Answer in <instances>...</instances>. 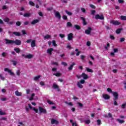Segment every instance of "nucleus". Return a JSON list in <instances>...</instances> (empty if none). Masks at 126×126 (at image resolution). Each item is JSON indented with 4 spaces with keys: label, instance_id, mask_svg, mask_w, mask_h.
<instances>
[{
    "label": "nucleus",
    "instance_id": "a211bd4d",
    "mask_svg": "<svg viewBox=\"0 0 126 126\" xmlns=\"http://www.w3.org/2000/svg\"><path fill=\"white\" fill-rule=\"evenodd\" d=\"M31 47L32 48H34V47H36V41L35 40L32 41Z\"/></svg>",
    "mask_w": 126,
    "mask_h": 126
},
{
    "label": "nucleus",
    "instance_id": "052dcab7",
    "mask_svg": "<svg viewBox=\"0 0 126 126\" xmlns=\"http://www.w3.org/2000/svg\"><path fill=\"white\" fill-rule=\"evenodd\" d=\"M95 12H96V11L95 10H92L91 11V14H92V15H94V14H95Z\"/></svg>",
    "mask_w": 126,
    "mask_h": 126
},
{
    "label": "nucleus",
    "instance_id": "09e8293b",
    "mask_svg": "<svg viewBox=\"0 0 126 126\" xmlns=\"http://www.w3.org/2000/svg\"><path fill=\"white\" fill-rule=\"evenodd\" d=\"M61 64H62L63 65H64V66H67V63H65V62H62L61 63Z\"/></svg>",
    "mask_w": 126,
    "mask_h": 126
},
{
    "label": "nucleus",
    "instance_id": "0eeeda50",
    "mask_svg": "<svg viewBox=\"0 0 126 126\" xmlns=\"http://www.w3.org/2000/svg\"><path fill=\"white\" fill-rule=\"evenodd\" d=\"M81 77L83 78L84 80H86V79H88L89 77H88V75L85 74V73L83 72L81 74Z\"/></svg>",
    "mask_w": 126,
    "mask_h": 126
},
{
    "label": "nucleus",
    "instance_id": "79ce46f5",
    "mask_svg": "<svg viewBox=\"0 0 126 126\" xmlns=\"http://www.w3.org/2000/svg\"><path fill=\"white\" fill-rule=\"evenodd\" d=\"M117 122H119V124H124L125 123L124 120H121L120 119H117Z\"/></svg>",
    "mask_w": 126,
    "mask_h": 126
},
{
    "label": "nucleus",
    "instance_id": "3c124183",
    "mask_svg": "<svg viewBox=\"0 0 126 126\" xmlns=\"http://www.w3.org/2000/svg\"><path fill=\"white\" fill-rule=\"evenodd\" d=\"M59 36L60 37L62 38V39L64 38V37H65V35L64 34H60Z\"/></svg>",
    "mask_w": 126,
    "mask_h": 126
},
{
    "label": "nucleus",
    "instance_id": "dca6fc26",
    "mask_svg": "<svg viewBox=\"0 0 126 126\" xmlns=\"http://www.w3.org/2000/svg\"><path fill=\"white\" fill-rule=\"evenodd\" d=\"M75 52H76V55L77 57H78V56L81 54V51H79L77 48L75 50Z\"/></svg>",
    "mask_w": 126,
    "mask_h": 126
},
{
    "label": "nucleus",
    "instance_id": "864d4df0",
    "mask_svg": "<svg viewBox=\"0 0 126 126\" xmlns=\"http://www.w3.org/2000/svg\"><path fill=\"white\" fill-rule=\"evenodd\" d=\"M78 105H79V107L80 108H83V104L80 102H78Z\"/></svg>",
    "mask_w": 126,
    "mask_h": 126
},
{
    "label": "nucleus",
    "instance_id": "774afa93",
    "mask_svg": "<svg viewBox=\"0 0 126 126\" xmlns=\"http://www.w3.org/2000/svg\"><path fill=\"white\" fill-rule=\"evenodd\" d=\"M32 39H30L27 40L26 42H27V43H31L32 42Z\"/></svg>",
    "mask_w": 126,
    "mask_h": 126
},
{
    "label": "nucleus",
    "instance_id": "2eb2a0df",
    "mask_svg": "<svg viewBox=\"0 0 126 126\" xmlns=\"http://www.w3.org/2000/svg\"><path fill=\"white\" fill-rule=\"evenodd\" d=\"M81 20L83 21V25H87V22L85 20V18H83V17H80Z\"/></svg>",
    "mask_w": 126,
    "mask_h": 126
},
{
    "label": "nucleus",
    "instance_id": "37998d69",
    "mask_svg": "<svg viewBox=\"0 0 126 126\" xmlns=\"http://www.w3.org/2000/svg\"><path fill=\"white\" fill-rule=\"evenodd\" d=\"M86 70L88 72H93V70H92L89 68H87Z\"/></svg>",
    "mask_w": 126,
    "mask_h": 126
},
{
    "label": "nucleus",
    "instance_id": "680f3d73",
    "mask_svg": "<svg viewBox=\"0 0 126 126\" xmlns=\"http://www.w3.org/2000/svg\"><path fill=\"white\" fill-rule=\"evenodd\" d=\"M126 103H124L121 105V108H122V109H125L126 108Z\"/></svg>",
    "mask_w": 126,
    "mask_h": 126
},
{
    "label": "nucleus",
    "instance_id": "e433bc0d",
    "mask_svg": "<svg viewBox=\"0 0 126 126\" xmlns=\"http://www.w3.org/2000/svg\"><path fill=\"white\" fill-rule=\"evenodd\" d=\"M9 18H5V19H3V21H4V22H7V23H8V22H9Z\"/></svg>",
    "mask_w": 126,
    "mask_h": 126
},
{
    "label": "nucleus",
    "instance_id": "bf43d9fd",
    "mask_svg": "<svg viewBox=\"0 0 126 126\" xmlns=\"http://www.w3.org/2000/svg\"><path fill=\"white\" fill-rule=\"evenodd\" d=\"M13 65H16L17 64V61H12Z\"/></svg>",
    "mask_w": 126,
    "mask_h": 126
},
{
    "label": "nucleus",
    "instance_id": "c9c22d12",
    "mask_svg": "<svg viewBox=\"0 0 126 126\" xmlns=\"http://www.w3.org/2000/svg\"><path fill=\"white\" fill-rule=\"evenodd\" d=\"M5 115H6L5 112L0 111V116H5Z\"/></svg>",
    "mask_w": 126,
    "mask_h": 126
},
{
    "label": "nucleus",
    "instance_id": "9d476101",
    "mask_svg": "<svg viewBox=\"0 0 126 126\" xmlns=\"http://www.w3.org/2000/svg\"><path fill=\"white\" fill-rule=\"evenodd\" d=\"M91 31H92V28H91V27H89L88 29L85 31V33L87 35H89L91 34Z\"/></svg>",
    "mask_w": 126,
    "mask_h": 126
},
{
    "label": "nucleus",
    "instance_id": "4468645a",
    "mask_svg": "<svg viewBox=\"0 0 126 126\" xmlns=\"http://www.w3.org/2000/svg\"><path fill=\"white\" fill-rule=\"evenodd\" d=\"M102 97L105 99V100H108L111 98V96L110 95H108L107 94H102Z\"/></svg>",
    "mask_w": 126,
    "mask_h": 126
},
{
    "label": "nucleus",
    "instance_id": "5fc2aeb1",
    "mask_svg": "<svg viewBox=\"0 0 126 126\" xmlns=\"http://www.w3.org/2000/svg\"><path fill=\"white\" fill-rule=\"evenodd\" d=\"M90 7H91V8H93V9H95L96 8V7L95 6V5L93 4H90Z\"/></svg>",
    "mask_w": 126,
    "mask_h": 126
},
{
    "label": "nucleus",
    "instance_id": "b1692460",
    "mask_svg": "<svg viewBox=\"0 0 126 126\" xmlns=\"http://www.w3.org/2000/svg\"><path fill=\"white\" fill-rule=\"evenodd\" d=\"M33 58V55L32 54H28L25 56V59H32Z\"/></svg>",
    "mask_w": 126,
    "mask_h": 126
},
{
    "label": "nucleus",
    "instance_id": "f257e3e1",
    "mask_svg": "<svg viewBox=\"0 0 126 126\" xmlns=\"http://www.w3.org/2000/svg\"><path fill=\"white\" fill-rule=\"evenodd\" d=\"M84 83H85V80L82 79L80 80V82H78L77 83V85L79 87V88L82 89V88H83V86L82 84H84Z\"/></svg>",
    "mask_w": 126,
    "mask_h": 126
},
{
    "label": "nucleus",
    "instance_id": "72a5a7b5",
    "mask_svg": "<svg viewBox=\"0 0 126 126\" xmlns=\"http://www.w3.org/2000/svg\"><path fill=\"white\" fill-rule=\"evenodd\" d=\"M29 3L30 5H31L32 6H35V3H34L33 1H30L29 2Z\"/></svg>",
    "mask_w": 126,
    "mask_h": 126
},
{
    "label": "nucleus",
    "instance_id": "2f4dec72",
    "mask_svg": "<svg viewBox=\"0 0 126 126\" xmlns=\"http://www.w3.org/2000/svg\"><path fill=\"white\" fill-rule=\"evenodd\" d=\"M65 13H66V14H67V15H69V16H71V15H72V12L68 11L67 10L65 11Z\"/></svg>",
    "mask_w": 126,
    "mask_h": 126
},
{
    "label": "nucleus",
    "instance_id": "f3484780",
    "mask_svg": "<svg viewBox=\"0 0 126 126\" xmlns=\"http://www.w3.org/2000/svg\"><path fill=\"white\" fill-rule=\"evenodd\" d=\"M12 33L15 35V36H17L18 37H19L21 36V33L19 32H12Z\"/></svg>",
    "mask_w": 126,
    "mask_h": 126
},
{
    "label": "nucleus",
    "instance_id": "6ab92c4d",
    "mask_svg": "<svg viewBox=\"0 0 126 126\" xmlns=\"http://www.w3.org/2000/svg\"><path fill=\"white\" fill-rule=\"evenodd\" d=\"M53 51H54V49L53 48H51L50 49L47 50V53L51 56L52 54H53Z\"/></svg>",
    "mask_w": 126,
    "mask_h": 126
},
{
    "label": "nucleus",
    "instance_id": "4d7b16f0",
    "mask_svg": "<svg viewBox=\"0 0 126 126\" xmlns=\"http://www.w3.org/2000/svg\"><path fill=\"white\" fill-rule=\"evenodd\" d=\"M52 64L53 65H57V66H59V63H58V62H53L52 63Z\"/></svg>",
    "mask_w": 126,
    "mask_h": 126
},
{
    "label": "nucleus",
    "instance_id": "603ef678",
    "mask_svg": "<svg viewBox=\"0 0 126 126\" xmlns=\"http://www.w3.org/2000/svg\"><path fill=\"white\" fill-rule=\"evenodd\" d=\"M16 74L18 75V76H20V70H18L16 71Z\"/></svg>",
    "mask_w": 126,
    "mask_h": 126
},
{
    "label": "nucleus",
    "instance_id": "ddd939ff",
    "mask_svg": "<svg viewBox=\"0 0 126 126\" xmlns=\"http://www.w3.org/2000/svg\"><path fill=\"white\" fill-rule=\"evenodd\" d=\"M51 125H58L59 124V121L54 119H52L51 122Z\"/></svg>",
    "mask_w": 126,
    "mask_h": 126
},
{
    "label": "nucleus",
    "instance_id": "aec40b11",
    "mask_svg": "<svg viewBox=\"0 0 126 126\" xmlns=\"http://www.w3.org/2000/svg\"><path fill=\"white\" fill-rule=\"evenodd\" d=\"M39 23V20L35 19L31 22V24L32 25H35L36 23Z\"/></svg>",
    "mask_w": 126,
    "mask_h": 126
},
{
    "label": "nucleus",
    "instance_id": "338daca9",
    "mask_svg": "<svg viewBox=\"0 0 126 126\" xmlns=\"http://www.w3.org/2000/svg\"><path fill=\"white\" fill-rule=\"evenodd\" d=\"M57 68H55V67L53 68L52 69V71H53L54 72H56L57 71Z\"/></svg>",
    "mask_w": 126,
    "mask_h": 126
},
{
    "label": "nucleus",
    "instance_id": "0e129e2a",
    "mask_svg": "<svg viewBox=\"0 0 126 126\" xmlns=\"http://www.w3.org/2000/svg\"><path fill=\"white\" fill-rule=\"evenodd\" d=\"M110 38L111 39V40H115V36H114L113 35H110Z\"/></svg>",
    "mask_w": 126,
    "mask_h": 126
},
{
    "label": "nucleus",
    "instance_id": "423d86ee",
    "mask_svg": "<svg viewBox=\"0 0 126 126\" xmlns=\"http://www.w3.org/2000/svg\"><path fill=\"white\" fill-rule=\"evenodd\" d=\"M113 95L114 97L113 99L118 100L119 99V94L117 92H114L113 93Z\"/></svg>",
    "mask_w": 126,
    "mask_h": 126
},
{
    "label": "nucleus",
    "instance_id": "473e14b6",
    "mask_svg": "<svg viewBox=\"0 0 126 126\" xmlns=\"http://www.w3.org/2000/svg\"><path fill=\"white\" fill-rule=\"evenodd\" d=\"M66 26L67 27H72V24H71L70 22H67Z\"/></svg>",
    "mask_w": 126,
    "mask_h": 126
},
{
    "label": "nucleus",
    "instance_id": "c03bdc74",
    "mask_svg": "<svg viewBox=\"0 0 126 126\" xmlns=\"http://www.w3.org/2000/svg\"><path fill=\"white\" fill-rule=\"evenodd\" d=\"M114 100V102H113V104L115 106H118V102H117V100L118 99H113Z\"/></svg>",
    "mask_w": 126,
    "mask_h": 126
},
{
    "label": "nucleus",
    "instance_id": "393cba45",
    "mask_svg": "<svg viewBox=\"0 0 126 126\" xmlns=\"http://www.w3.org/2000/svg\"><path fill=\"white\" fill-rule=\"evenodd\" d=\"M14 51H15V52H16V53L18 54V53H20V48H14Z\"/></svg>",
    "mask_w": 126,
    "mask_h": 126
},
{
    "label": "nucleus",
    "instance_id": "a19ab883",
    "mask_svg": "<svg viewBox=\"0 0 126 126\" xmlns=\"http://www.w3.org/2000/svg\"><path fill=\"white\" fill-rule=\"evenodd\" d=\"M32 110H33V111L35 112V113H36V114H38L39 112V109H36L35 108H33Z\"/></svg>",
    "mask_w": 126,
    "mask_h": 126
},
{
    "label": "nucleus",
    "instance_id": "de8ad7c7",
    "mask_svg": "<svg viewBox=\"0 0 126 126\" xmlns=\"http://www.w3.org/2000/svg\"><path fill=\"white\" fill-rule=\"evenodd\" d=\"M47 103L48 104H49V105H54V102H53V101H52L51 100H47Z\"/></svg>",
    "mask_w": 126,
    "mask_h": 126
},
{
    "label": "nucleus",
    "instance_id": "8fccbe9b",
    "mask_svg": "<svg viewBox=\"0 0 126 126\" xmlns=\"http://www.w3.org/2000/svg\"><path fill=\"white\" fill-rule=\"evenodd\" d=\"M62 17L63 20H67V16H66V15H63Z\"/></svg>",
    "mask_w": 126,
    "mask_h": 126
},
{
    "label": "nucleus",
    "instance_id": "f03ea898",
    "mask_svg": "<svg viewBox=\"0 0 126 126\" xmlns=\"http://www.w3.org/2000/svg\"><path fill=\"white\" fill-rule=\"evenodd\" d=\"M38 111L39 112V114H47V110H46L45 109H44V108L41 106H39L38 107Z\"/></svg>",
    "mask_w": 126,
    "mask_h": 126
},
{
    "label": "nucleus",
    "instance_id": "9b49d317",
    "mask_svg": "<svg viewBox=\"0 0 126 126\" xmlns=\"http://www.w3.org/2000/svg\"><path fill=\"white\" fill-rule=\"evenodd\" d=\"M14 44H15L17 46H20L21 45V40L16 39L15 41L14 40Z\"/></svg>",
    "mask_w": 126,
    "mask_h": 126
},
{
    "label": "nucleus",
    "instance_id": "1a4fd4ad",
    "mask_svg": "<svg viewBox=\"0 0 126 126\" xmlns=\"http://www.w3.org/2000/svg\"><path fill=\"white\" fill-rule=\"evenodd\" d=\"M67 40L68 41H71L73 39V33H70L68 34Z\"/></svg>",
    "mask_w": 126,
    "mask_h": 126
},
{
    "label": "nucleus",
    "instance_id": "4c0bfd02",
    "mask_svg": "<svg viewBox=\"0 0 126 126\" xmlns=\"http://www.w3.org/2000/svg\"><path fill=\"white\" fill-rule=\"evenodd\" d=\"M107 92H109V93H113V91L110 88L107 89Z\"/></svg>",
    "mask_w": 126,
    "mask_h": 126
},
{
    "label": "nucleus",
    "instance_id": "f8f14e48",
    "mask_svg": "<svg viewBox=\"0 0 126 126\" xmlns=\"http://www.w3.org/2000/svg\"><path fill=\"white\" fill-rule=\"evenodd\" d=\"M4 71H7V72H8L10 74V75H12V76L14 75V73L12 72L11 70L8 69V68H4Z\"/></svg>",
    "mask_w": 126,
    "mask_h": 126
},
{
    "label": "nucleus",
    "instance_id": "a18cd8bd",
    "mask_svg": "<svg viewBox=\"0 0 126 126\" xmlns=\"http://www.w3.org/2000/svg\"><path fill=\"white\" fill-rule=\"evenodd\" d=\"M16 26H20V25H21V23L20 21H17L16 22Z\"/></svg>",
    "mask_w": 126,
    "mask_h": 126
},
{
    "label": "nucleus",
    "instance_id": "6e6d98bb",
    "mask_svg": "<svg viewBox=\"0 0 126 126\" xmlns=\"http://www.w3.org/2000/svg\"><path fill=\"white\" fill-rule=\"evenodd\" d=\"M96 122H97V124L98 126H100V125H101L102 124L101 123V120H97L96 121Z\"/></svg>",
    "mask_w": 126,
    "mask_h": 126
},
{
    "label": "nucleus",
    "instance_id": "4be33fe9",
    "mask_svg": "<svg viewBox=\"0 0 126 126\" xmlns=\"http://www.w3.org/2000/svg\"><path fill=\"white\" fill-rule=\"evenodd\" d=\"M74 65H75V63H72V64L68 67L69 70H72V69L73 68V66H74Z\"/></svg>",
    "mask_w": 126,
    "mask_h": 126
},
{
    "label": "nucleus",
    "instance_id": "bb28decb",
    "mask_svg": "<svg viewBox=\"0 0 126 126\" xmlns=\"http://www.w3.org/2000/svg\"><path fill=\"white\" fill-rule=\"evenodd\" d=\"M122 30H123V29H121V28L118 29L116 31V33L120 34L121 33V32H122Z\"/></svg>",
    "mask_w": 126,
    "mask_h": 126
},
{
    "label": "nucleus",
    "instance_id": "13d9d810",
    "mask_svg": "<svg viewBox=\"0 0 126 126\" xmlns=\"http://www.w3.org/2000/svg\"><path fill=\"white\" fill-rule=\"evenodd\" d=\"M118 2L121 4L125 3V0H118Z\"/></svg>",
    "mask_w": 126,
    "mask_h": 126
},
{
    "label": "nucleus",
    "instance_id": "20e7f679",
    "mask_svg": "<svg viewBox=\"0 0 126 126\" xmlns=\"http://www.w3.org/2000/svg\"><path fill=\"white\" fill-rule=\"evenodd\" d=\"M110 23L115 25V26H118V25H121V23L118 21L111 20Z\"/></svg>",
    "mask_w": 126,
    "mask_h": 126
},
{
    "label": "nucleus",
    "instance_id": "58836bf2",
    "mask_svg": "<svg viewBox=\"0 0 126 126\" xmlns=\"http://www.w3.org/2000/svg\"><path fill=\"white\" fill-rule=\"evenodd\" d=\"M120 18L121 20H126V16H121Z\"/></svg>",
    "mask_w": 126,
    "mask_h": 126
},
{
    "label": "nucleus",
    "instance_id": "f704fd0d",
    "mask_svg": "<svg viewBox=\"0 0 126 126\" xmlns=\"http://www.w3.org/2000/svg\"><path fill=\"white\" fill-rule=\"evenodd\" d=\"M51 35L49 34H47L46 35H45L44 36V39H50L51 38Z\"/></svg>",
    "mask_w": 126,
    "mask_h": 126
},
{
    "label": "nucleus",
    "instance_id": "49530a36",
    "mask_svg": "<svg viewBox=\"0 0 126 126\" xmlns=\"http://www.w3.org/2000/svg\"><path fill=\"white\" fill-rule=\"evenodd\" d=\"M52 45L54 46V47H57L58 45L56 43V41L55 40H53L52 41Z\"/></svg>",
    "mask_w": 126,
    "mask_h": 126
},
{
    "label": "nucleus",
    "instance_id": "7c9ffc66",
    "mask_svg": "<svg viewBox=\"0 0 126 126\" xmlns=\"http://www.w3.org/2000/svg\"><path fill=\"white\" fill-rule=\"evenodd\" d=\"M40 77H41V76H40V75L35 76V77H34L33 80H34V81H37L39 80V78H40Z\"/></svg>",
    "mask_w": 126,
    "mask_h": 126
},
{
    "label": "nucleus",
    "instance_id": "cd10ccee",
    "mask_svg": "<svg viewBox=\"0 0 126 126\" xmlns=\"http://www.w3.org/2000/svg\"><path fill=\"white\" fill-rule=\"evenodd\" d=\"M105 118H113V115L111 113H108V115H104Z\"/></svg>",
    "mask_w": 126,
    "mask_h": 126
},
{
    "label": "nucleus",
    "instance_id": "c85d7f7f",
    "mask_svg": "<svg viewBox=\"0 0 126 126\" xmlns=\"http://www.w3.org/2000/svg\"><path fill=\"white\" fill-rule=\"evenodd\" d=\"M74 27L75 28V29H77V30H80V29H81L80 26H78V25H74Z\"/></svg>",
    "mask_w": 126,
    "mask_h": 126
},
{
    "label": "nucleus",
    "instance_id": "69168bd1",
    "mask_svg": "<svg viewBox=\"0 0 126 126\" xmlns=\"http://www.w3.org/2000/svg\"><path fill=\"white\" fill-rule=\"evenodd\" d=\"M81 9L82 12H83L84 13H85V12H86V10L85 9V8H81Z\"/></svg>",
    "mask_w": 126,
    "mask_h": 126
},
{
    "label": "nucleus",
    "instance_id": "412c9836",
    "mask_svg": "<svg viewBox=\"0 0 126 126\" xmlns=\"http://www.w3.org/2000/svg\"><path fill=\"white\" fill-rule=\"evenodd\" d=\"M55 15L58 19H61L62 18V16H61V14H60V12H56L55 13Z\"/></svg>",
    "mask_w": 126,
    "mask_h": 126
},
{
    "label": "nucleus",
    "instance_id": "39448f33",
    "mask_svg": "<svg viewBox=\"0 0 126 126\" xmlns=\"http://www.w3.org/2000/svg\"><path fill=\"white\" fill-rule=\"evenodd\" d=\"M52 88L53 89H57L58 92H60V91H61V89H60V87H59V86L55 83H54L53 84Z\"/></svg>",
    "mask_w": 126,
    "mask_h": 126
},
{
    "label": "nucleus",
    "instance_id": "5701e85b",
    "mask_svg": "<svg viewBox=\"0 0 126 126\" xmlns=\"http://www.w3.org/2000/svg\"><path fill=\"white\" fill-rule=\"evenodd\" d=\"M15 94L16 96H22V93L18 92V91H16L15 92Z\"/></svg>",
    "mask_w": 126,
    "mask_h": 126
},
{
    "label": "nucleus",
    "instance_id": "6e6552de",
    "mask_svg": "<svg viewBox=\"0 0 126 126\" xmlns=\"http://www.w3.org/2000/svg\"><path fill=\"white\" fill-rule=\"evenodd\" d=\"M5 41H6L5 44L7 45L14 44V40L5 39Z\"/></svg>",
    "mask_w": 126,
    "mask_h": 126
},
{
    "label": "nucleus",
    "instance_id": "c756f323",
    "mask_svg": "<svg viewBox=\"0 0 126 126\" xmlns=\"http://www.w3.org/2000/svg\"><path fill=\"white\" fill-rule=\"evenodd\" d=\"M30 13H25L23 15L24 17H30Z\"/></svg>",
    "mask_w": 126,
    "mask_h": 126
},
{
    "label": "nucleus",
    "instance_id": "e2e57ef3",
    "mask_svg": "<svg viewBox=\"0 0 126 126\" xmlns=\"http://www.w3.org/2000/svg\"><path fill=\"white\" fill-rule=\"evenodd\" d=\"M87 46H88V47L91 46V42L90 41H87Z\"/></svg>",
    "mask_w": 126,
    "mask_h": 126
},
{
    "label": "nucleus",
    "instance_id": "7ed1b4c3",
    "mask_svg": "<svg viewBox=\"0 0 126 126\" xmlns=\"http://www.w3.org/2000/svg\"><path fill=\"white\" fill-rule=\"evenodd\" d=\"M95 19H100V20H104L105 18H104V15L101 14L100 16L99 14L95 15Z\"/></svg>",
    "mask_w": 126,
    "mask_h": 126
},
{
    "label": "nucleus",
    "instance_id": "ea45409f",
    "mask_svg": "<svg viewBox=\"0 0 126 126\" xmlns=\"http://www.w3.org/2000/svg\"><path fill=\"white\" fill-rule=\"evenodd\" d=\"M84 122H85V124H86L87 125H89V124H90V123L91 122L90 120H85Z\"/></svg>",
    "mask_w": 126,
    "mask_h": 126
},
{
    "label": "nucleus",
    "instance_id": "a878e982",
    "mask_svg": "<svg viewBox=\"0 0 126 126\" xmlns=\"http://www.w3.org/2000/svg\"><path fill=\"white\" fill-rule=\"evenodd\" d=\"M53 75H54L55 76H57V77H60V76L62 75V74H61V73L60 72H57L56 73H54Z\"/></svg>",
    "mask_w": 126,
    "mask_h": 126
}]
</instances>
